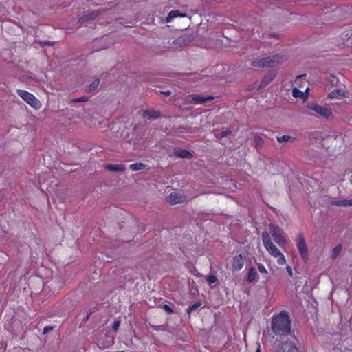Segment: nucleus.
<instances>
[{
	"instance_id": "1",
	"label": "nucleus",
	"mask_w": 352,
	"mask_h": 352,
	"mask_svg": "<svg viewBox=\"0 0 352 352\" xmlns=\"http://www.w3.org/2000/svg\"><path fill=\"white\" fill-rule=\"evenodd\" d=\"M271 329L277 336H284L291 333V320L285 311L274 314L272 318Z\"/></svg>"
},
{
	"instance_id": "2",
	"label": "nucleus",
	"mask_w": 352,
	"mask_h": 352,
	"mask_svg": "<svg viewBox=\"0 0 352 352\" xmlns=\"http://www.w3.org/2000/svg\"><path fill=\"white\" fill-rule=\"evenodd\" d=\"M262 239L263 245L267 252L274 258H277V263L278 265H284L286 263L285 256L279 251L277 247L272 243L270 236L268 232H263L262 233Z\"/></svg>"
},
{
	"instance_id": "3",
	"label": "nucleus",
	"mask_w": 352,
	"mask_h": 352,
	"mask_svg": "<svg viewBox=\"0 0 352 352\" xmlns=\"http://www.w3.org/2000/svg\"><path fill=\"white\" fill-rule=\"evenodd\" d=\"M285 60V56L282 54H274L267 57H263L254 60L252 62V65L260 68L274 67L282 63Z\"/></svg>"
},
{
	"instance_id": "4",
	"label": "nucleus",
	"mask_w": 352,
	"mask_h": 352,
	"mask_svg": "<svg viewBox=\"0 0 352 352\" xmlns=\"http://www.w3.org/2000/svg\"><path fill=\"white\" fill-rule=\"evenodd\" d=\"M16 93L26 103L36 110L41 107V103L32 94L22 89H17Z\"/></svg>"
},
{
	"instance_id": "5",
	"label": "nucleus",
	"mask_w": 352,
	"mask_h": 352,
	"mask_svg": "<svg viewBox=\"0 0 352 352\" xmlns=\"http://www.w3.org/2000/svg\"><path fill=\"white\" fill-rule=\"evenodd\" d=\"M270 234H272L274 241L279 245L283 246L287 241L286 239L283 236L282 230L278 226L274 224L270 225Z\"/></svg>"
},
{
	"instance_id": "6",
	"label": "nucleus",
	"mask_w": 352,
	"mask_h": 352,
	"mask_svg": "<svg viewBox=\"0 0 352 352\" xmlns=\"http://www.w3.org/2000/svg\"><path fill=\"white\" fill-rule=\"evenodd\" d=\"M297 247L302 258L305 261L308 258V248L302 234H298L296 238Z\"/></svg>"
},
{
	"instance_id": "7",
	"label": "nucleus",
	"mask_w": 352,
	"mask_h": 352,
	"mask_svg": "<svg viewBox=\"0 0 352 352\" xmlns=\"http://www.w3.org/2000/svg\"><path fill=\"white\" fill-rule=\"evenodd\" d=\"M308 109L315 111L320 117H322L324 118H329L332 115V112L329 109L322 107L319 104H309L308 106Z\"/></svg>"
},
{
	"instance_id": "8",
	"label": "nucleus",
	"mask_w": 352,
	"mask_h": 352,
	"mask_svg": "<svg viewBox=\"0 0 352 352\" xmlns=\"http://www.w3.org/2000/svg\"><path fill=\"white\" fill-rule=\"evenodd\" d=\"M278 352H300L296 344L293 341L283 342L278 346Z\"/></svg>"
},
{
	"instance_id": "9",
	"label": "nucleus",
	"mask_w": 352,
	"mask_h": 352,
	"mask_svg": "<svg viewBox=\"0 0 352 352\" xmlns=\"http://www.w3.org/2000/svg\"><path fill=\"white\" fill-rule=\"evenodd\" d=\"M167 201L173 205L182 204L186 201V197L177 192H172L167 197Z\"/></svg>"
},
{
	"instance_id": "10",
	"label": "nucleus",
	"mask_w": 352,
	"mask_h": 352,
	"mask_svg": "<svg viewBox=\"0 0 352 352\" xmlns=\"http://www.w3.org/2000/svg\"><path fill=\"white\" fill-rule=\"evenodd\" d=\"M245 262V256L241 254L234 256L232 262V269L235 271L241 270L243 267Z\"/></svg>"
},
{
	"instance_id": "11",
	"label": "nucleus",
	"mask_w": 352,
	"mask_h": 352,
	"mask_svg": "<svg viewBox=\"0 0 352 352\" xmlns=\"http://www.w3.org/2000/svg\"><path fill=\"white\" fill-rule=\"evenodd\" d=\"M188 98H191L195 104H205L214 99L213 96H202L199 94H191L188 96Z\"/></svg>"
},
{
	"instance_id": "12",
	"label": "nucleus",
	"mask_w": 352,
	"mask_h": 352,
	"mask_svg": "<svg viewBox=\"0 0 352 352\" xmlns=\"http://www.w3.org/2000/svg\"><path fill=\"white\" fill-rule=\"evenodd\" d=\"M173 153L175 156L180 158L191 159L192 157V153L186 149L175 148Z\"/></svg>"
},
{
	"instance_id": "13",
	"label": "nucleus",
	"mask_w": 352,
	"mask_h": 352,
	"mask_svg": "<svg viewBox=\"0 0 352 352\" xmlns=\"http://www.w3.org/2000/svg\"><path fill=\"white\" fill-rule=\"evenodd\" d=\"M142 116L150 120H155L160 116V113L158 111L146 109L143 111Z\"/></svg>"
},
{
	"instance_id": "14",
	"label": "nucleus",
	"mask_w": 352,
	"mask_h": 352,
	"mask_svg": "<svg viewBox=\"0 0 352 352\" xmlns=\"http://www.w3.org/2000/svg\"><path fill=\"white\" fill-rule=\"evenodd\" d=\"M105 168L108 170L113 172H123L126 170L125 166L122 164H109L105 166Z\"/></svg>"
},
{
	"instance_id": "15",
	"label": "nucleus",
	"mask_w": 352,
	"mask_h": 352,
	"mask_svg": "<svg viewBox=\"0 0 352 352\" xmlns=\"http://www.w3.org/2000/svg\"><path fill=\"white\" fill-rule=\"evenodd\" d=\"M186 16V14H184V13L182 14V13L180 12L179 10H171L168 13V16L166 17V21L167 23H170L173 20V19H175V18L177 17V16L184 17V16Z\"/></svg>"
},
{
	"instance_id": "16",
	"label": "nucleus",
	"mask_w": 352,
	"mask_h": 352,
	"mask_svg": "<svg viewBox=\"0 0 352 352\" xmlns=\"http://www.w3.org/2000/svg\"><path fill=\"white\" fill-rule=\"evenodd\" d=\"M98 14H99V13L97 11L91 12L90 13H88V14H85L84 16L80 17L78 22L82 24L85 21H87L94 19Z\"/></svg>"
},
{
	"instance_id": "17",
	"label": "nucleus",
	"mask_w": 352,
	"mask_h": 352,
	"mask_svg": "<svg viewBox=\"0 0 352 352\" xmlns=\"http://www.w3.org/2000/svg\"><path fill=\"white\" fill-rule=\"evenodd\" d=\"M309 88H307L305 92L299 90L297 88H294L292 90V94L294 98H300L302 99H306L307 97V91Z\"/></svg>"
},
{
	"instance_id": "18",
	"label": "nucleus",
	"mask_w": 352,
	"mask_h": 352,
	"mask_svg": "<svg viewBox=\"0 0 352 352\" xmlns=\"http://www.w3.org/2000/svg\"><path fill=\"white\" fill-rule=\"evenodd\" d=\"M332 204L342 207L351 206L352 199L338 200L332 202Z\"/></svg>"
},
{
	"instance_id": "19",
	"label": "nucleus",
	"mask_w": 352,
	"mask_h": 352,
	"mask_svg": "<svg viewBox=\"0 0 352 352\" xmlns=\"http://www.w3.org/2000/svg\"><path fill=\"white\" fill-rule=\"evenodd\" d=\"M146 165L142 162L131 164L129 165V168L133 171H137L146 168Z\"/></svg>"
},
{
	"instance_id": "20",
	"label": "nucleus",
	"mask_w": 352,
	"mask_h": 352,
	"mask_svg": "<svg viewBox=\"0 0 352 352\" xmlns=\"http://www.w3.org/2000/svg\"><path fill=\"white\" fill-rule=\"evenodd\" d=\"M100 82V79H98V78L95 79L91 83H90L88 85L86 91L87 92L94 91L98 88V87L99 86Z\"/></svg>"
},
{
	"instance_id": "21",
	"label": "nucleus",
	"mask_w": 352,
	"mask_h": 352,
	"mask_svg": "<svg viewBox=\"0 0 352 352\" xmlns=\"http://www.w3.org/2000/svg\"><path fill=\"white\" fill-rule=\"evenodd\" d=\"M256 276V270L254 267H251L248 273L247 280L248 283H252L255 280Z\"/></svg>"
},
{
	"instance_id": "22",
	"label": "nucleus",
	"mask_w": 352,
	"mask_h": 352,
	"mask_svg": "<svg viewBox=\"0 0 352 352\" xmlns=\"http://www.w3.org/2000/svg\"><path fill=\"white\" fill-rule=\"evenodd\" d=\"M295 138H293L290 135H282V136H278L276 140L279 143L283 142H294L295 140Z\"/></svg>"
},
{
	"instance_id": "23",
	"label": "nucleus",
	"mask_w": 352,
	"mask_h": 352,
	"mask_svg": "<svg viewBox=\"0 0 352 352\" xmlns=\"http://www.w3.org/2000/svg\"><path fill=\"white\" fill-rule=\"evenodd\" d=\"M342 250V245L341 244L336 245L332 250L331 258L333 260L336 259L338 257V256L340 254Z\"/></svg>"
},
{
	"instance_id": "24",
	"label": "nucleus",
	"mask_w": 352,
	"mask_h": 352,
	"mask_svg": "<svg viewBox=\"0 0 352 352\" xmlns=\"http://www.w3.org/2000/svg\"><path fill=\"white\" fill-rule=\"evenodd\" d=\"M343 96H344V94H343L342 91L340 89H335L329 94V97L332 99L333 98H339Z\"/></svg>"
},
{
	"instance_id": "25",
	"label": "nucleus",
	"mask_w": 352,
	"mask_h": 352,
	"mask_svg": "<svg viewBox=\"0 0 352 352\" xmlns=\"http://www.w3.org/2000/svg\"><path fill=\"white\" fill-rule=\"evenodd\" d=\"M254 142L255 144V147L256 148H259L263 146V140L261 136L258 135H254Z\"/></svg>"
},
{
	"instance_id": "26",
	"label": "nucleus",
	"mask_w": 352,
	"mask_h": 352,
	"mask_svg": "<svg viewBox=\"0 0 352 352\" xmlns=\"http://www.w3.org/2000/svg\"><path fill=\"white\" fill-rule=\"evenodd\" d=\"M232 133V130L227 129L226 131H221V132L219 133L216 135V138H218V139H221V138H223L224 137L228 136V135H231Z\"/></svg>"
},
{
	"instance_id": "27",
	"label": "nucleus",
	"mask_w": 352,
	"mask_h": 352,
	"mask_svg": "<svg viewBox=\"0 0 352 352\" xmlns=\"http://www.w3.org/2000/svg\"><path fill=\"white\" fill-rule=\"evenodd\" d=\"M201 305V302L200 301L194 303L190 305L188 309V313L190 314L191 312H193L197 309H198Z\"/></svg>"
},
{
	"instance_id": "28",
	"label": "nucleus",
	"mask_w": 352,
	"mask_h": 352,
	"mask_svg": "<svg viewBox=\"0 0 352 352\" xmlns=\"http://www.w3.org/2000/svg\"><path fill=\"white\" fill-rule=\"evenodd\" d=\"M207 281L210 283V284H212V283H214L217 281V278L216 277L215 275L214 274H210L208 275V276L207 277Z\"/></svg>"
},
{
	"instance_id": "29",
	"label": "nucleus",
	"mask_w": 352,
	"mask_h": 352,
	"mask_svg": "<svg viewBox=\"0 0 352 352\" xmlns=\"http://www.w3.org/2000/svg\"><path fill=\"white\" fill-rule=\"evenodd\" d=\"M257 267H258V271L261 273H262V274H267L268 273L267 269L265 268V267L263 264L258 263L257 264Z\"/></svg>"
},
{
	"instance_id": "30",
	"label": "nucleus",
	"mask_w": 352,
	"mask_h": 352,
	"mask_svg": "<svg viewBox=\"0 0 352 352\" xmlns=\"http://www.w3.org/2000/svg\"><path fill=\"white\" fill-rule=\"evenodd\" d=\"M89 98L87 96H82L78 98H75L73 100L74 102H83L88 101Z\"/></svg>"
},
{
	"instance_id": "31",
	"label": "nucleus",
	"mask_w": 352,
	"mask_h": 352,
	"mask_svg": "<svg viewBox=\"0 0 352 352\" xmlns=\"http://www.w3.org/2000/svg\"><path fill=\"white\" fill-rule=\"evenodd\" d=\"M162 308L164 311H166L168 314H172L173 312V309L168 305L164 304L162 306Z\"/></svg>"
},
{
	"instance_id": "32",
	"label": "nucleus",
	"mask_w": 352,
	"mask_h": 352,
	"mask_svg": "<svg viewBox=\"0 0 352 352\" xmlns=\"http://www.w3.org/2000/svg\"><path fill=\"white\" fill-rule=\"evenodd\" d=\"M120 325V322L119 320L114 321L112 325V329L114 331H116Z\"/></svg>"
},
{
	"instance_id": "33",
	"label": "nucleus",
	"mask_w": 352,
	"mask_h": 352,
	"mask_svg": "<svg viewBox=\"0 0 352 352\" xmlns=\"http://www.w3.org/2000/svg\"><path fill=\"white\" fill-rule=\"evenodd\" d=\"M286 270L288 272L289 275L292 277L293 276V272H292V267L289 265H287Z\"/></svg>"
},
{
	"instance_id": "34",
	"label": "nucleus",
	"mask_w": 352,
	"mask_h": 352,
	"mask_svg": "<svg viewBox=\"0 0 352 352\" xmlns=\"http://www.w3.org/2000/svg\"><path fill=\"white\" fill-rule=\"evenodd\" d=\"M53 329V327L51 326H47L43 329V333H46Z\"/></svg>"
},
{
	"instance_id": "35",
	"label": "nucleus",
	"mask_w": 352,
	"mask_h": 352,
	"mask_svg": "<svg viewBox=\"0 0 352 352\" xmlns=\"http://www.w3.org/2000/svg\"><path fill=\"white\" fill-rule=\"evenodd\" d=\"M161 93L164 94L166 96H169L171 94V91L170 90L166 91H161Z\"/></svg>"
},
{
	"instance_id": "36",
	"label": "nucleus",
	"mask_w": 352,
	"mask_h": 352,
	"mask_svg": "<svg viewBox=\"0 0 352 352\" xmlns=\"http://www.w3.org/2000/svg\"><path fill=\"white\" fill-rule=\"evenodd\" d=\"M43 44H44V45H52V43H51V41H44V42H43Z\"/></svg>"
},
{
	"instance_id": "37",
	"label": "nucleus",
	"mask_w": 352,
	"mask_h": 352,
	"mask_svg": "<svg viewBox=\"0 0 352 352\" xmlns=\"http://www.w3.org/2000/svg\"><path fill=\"white\" fill-rule=\"evenodd\" d=\"M256 352H261V346L258 345L256 350Z\"/></svg>"
},
{
	"instance_id": "38",
	"label": "nucleus",
	"mask_w": 352,
	"mask_h": 352,
	"mask_svg": "<svg viewBox=\"0 0 352 352\" xmlns=\"http://www.w3.org/2000/svg\"><path fill=\"white\" fill-rule=\"evenodd\" d=\"M265 83V78H264L261 82L262 85H264Z\"/></svg>"
},
{
	"instance_id": "39",
	"label": "nucleus",
	"mask_w": 352,
	"mask_h": 352,
	"mask_svg": "<svg viewBox=\"0 0 352 352\" xmlns=\"http://www.w3.org/2000/svg\"><path fill=\"white\" fill-rule=\"evenodd\" d=\"M88 318H89V315H88V316H87V317H86V320H87Z\"/></svg>"
}]
</instances>
